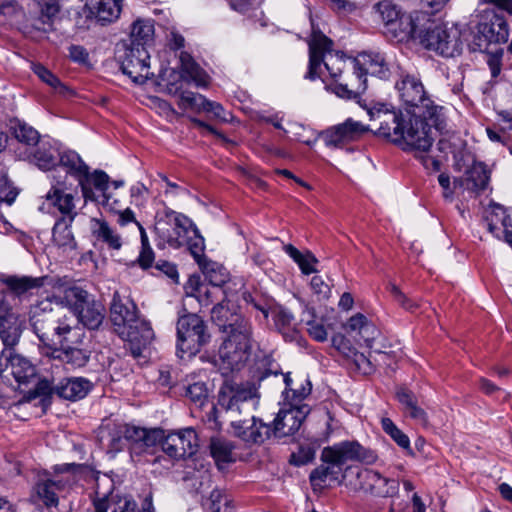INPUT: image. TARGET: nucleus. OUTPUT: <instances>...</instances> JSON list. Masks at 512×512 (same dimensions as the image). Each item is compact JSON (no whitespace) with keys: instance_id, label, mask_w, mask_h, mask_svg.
I'll use <instances>...</instances> for the list:
<instances>
[{"instance_id":"obj_1","label":"nucleus","mask_w":512,"mask_h":512,"mask_svg":"<svg viewBox=\"0 0 512 512\" xmlns=\"http://www.w3.org/2000/svg\"><path fill=\"white\" fill-rule=\"evenodd\" d=\"M442 111H438L437 121L428 111L378 110L369 112L371 130L378 136L389 139L405 151L427 152L435 140V132L444 125Z\"/></svg>"},{"instance_id":"obj_2","label":"nucleus","mask_w":512,"mask_h":512,"mask_svg":"<svg viewBox=\"0 0 512 512\" xmlns=\"http://www.w3.org/2000/svg\"><path fill=\"white\" fill-rule=\"evenodd\" d=\"M211 320L222 334L216 364L223 375L240 370L252 351V322L226 298L212 308Z\"/></svg>"},{"instance_id":"obj_3","label":"nucleus","mask_w":512,"mask_h":512,"mask_svg":"<svg viewBox=\"0 0 512 512\" xmlns=\"http://www.w3.org/2000/svg\"><path fill=\"white\" fill-rule=\"evenodd\" d=\"M258 404L256 390L253 387L239 385L226 380L218 393V406L231 414L250 415V419H233V434L246 444H262L270 436V424L256 418L252 413Z\"/></svg>"},{"instance_id":"obj_4","label":"nucleus","mask_w":512,"mask_h":512,"mask_svg":"<svg viewBox=\"0 0 512 512\" xmlns=\"http://www.w3.org/2000/svg\"><path fill=\"white\" fill-rule=\"evenodd\" d=\"M110 320L115 332L129 342L134 358L140 357L143 350L154 339L150 322L140 316L133 300L127 296H121L118 291L114 292L110 303Z\"/></svg>"},{"instance_id":"obj_5","label":"nucleus","mask_w":512,"mask_h":512,"mask_svg":"<svg viewBox=\"0 0 512 512\" xmlns=\"http://www.w3.org/2000/svg\"><path fill=\"white\" fill-rule=\"evenodd\" d=\"M29 324L39 341L48 349L76 335L72 317L49 298L30 307Z\"/></svg>"},{"instance_id":"obj_6","label":"nucleus","mask_w":512,"mask_h":512,"mask_svg":"<svg viewBox=\"0 0 512 512\" xmlns=\"http://www.w3.org/2000/svg\"><path fill=\"white\" fill-rule=\"evenodd\" d=\"M174 236H169L168 242L172 246H187L206 280L215 289L223 287L229 280L227 269L204 255L205 242L197 226H174Z\"/></svg>"},{"instance_id":"obj_7","label":"nucleus","mask_w":512,"mask_h":512,"mask_svg":"<svg viewBox=\"0 0 512 512\" xmlns=\"http://www.w3.org/2000/svg\"><path fill=\"white\" fill-rule=\"evenodd\" d=\"M374 13L383 25V33L391 41L405 42L417 33L419 23L427 19L426 12L405 14L391 0H383L373 6Z\"/></svg>"},{"instance_id":"obj_8","label":"nucleus","mask_w":512,"mask_h":512,"mask_svg":"<svg viewBox=\"0 0 512 512\" xmlns=\"http://www.w3.org/2000/svg\"><path fill=\"white\" fill-rule=\"evenodd\" d=\"M179 60L183 76L171 71L170 77L173 81L166 84V91L171 95H179L178 106L181 109L203 111L206 106L207 99L201 94H196L191 91H181V86L178 85V80L181 77L187 76L197 87H207L210 82V77L187 52H181Z\"/></svg>"},{"instance_id":"obj_9","label":"nucleus","mask_w":512,"mask_h":512,"mask_svg":"<svg viewBox=\"0 0 512 512\" xmlns=\"http://www.w3.org/2000/svg\"><path fill=\"white\" fill-rule=\"evenodd\" d=\"M412 38L419 39L426 49L445 57L459 55L463 47L461 32L457 27L437 24L430 19L428 13L427 19L419 23L418 31Z\"/></svg>"},{"instance_id":"obj_10","label":"nucleus","mask_w":512,"mask_h":512,"mask_svg":"<svg viewBox=\"0 0 512 512\" xmlns=\"http://www.w3.org/2000/svg\"><path fill=\"white\" fill-rule=\"evenodd\" d=\"M176 353L180 358H191L211 341L206 322L195 313L180 316L176 323Z\"/></svg>"},{"instance_id":"obj_11","label":"nucleus","mask_w":512,"mask_h":512,"mask_svg":"<svg viewBox=\"0 0 512 512\" xmlns=\"http://www.w3.org/2000/svg\"><path fill=\"white\" fill-rule=\"evenodd\" d=\"M332 41L320 31H313L309 41V69L306 78L314 80L320 77L323 63L329 75L336 79L347 67L344 55L331 50Z\"/></svg>"},{"instance_id":"obj_12","label":"nucleus","mask_w":512,"mask_h":512,"mask_svg":"<svg viewBox=\"0 0 512 512\" xmlns=\"http://www.w3.org/2000/svg\"><path fill=\"white\" fill-rule=\"evenodd\" d=\"M163 436L160 428L147 429L130 424L117 425L111 432L110 447L116 451L123 448L124 441L129 445L131 456L152 453Z\"/></svg>"},{"instance_id":"obj_13","label":"nucleus","mask_w":512,"mask_h":512,"mask_svg":"<svg viewBox=\"0 0 512 512\" xmlns=\"http://www.w3.org/2000/svg\"><path fill=\"white\" fill-rule=\"evenodd\" d=\"M64 298L79 323L89 330L99 329L106 312L101 301L79 286L66 290Z\"/></svg>"},{"instance_id":"obj_14","label":"nucleus","mask_w":512,"mask_h":512,"mask_svg":"<svg viewBox=\"0 0 512 512\" xmlns=\"http://www.w3.org/2000/svg\"><path fill=\"white\" fill-rule=\"evenodd\" d=\"M116 57L122 72L135 83L143 84L153 75L149 71L150 55L144 46L123 42L117 45Z\"/></svg>"},{"instance_id":"obj_15","label":"nucleus","mask_w":512,"mask_h":512,"mask_svg":"<svg viewBox=\"0 0 512 512\" xmlns=\"http://www.w3.org/2000/svg\"><path fill=\"white\" fill-rule=\"evenodd\" d=\"M396 89L401 101L406 105L405 111H428L434 122L437 121L438 111H442V107L434 105L420 79L414 75H404L396 83Z\"/></svg>"},{"instance_id":"obj_16","label":"nucleus","mask_w":512,"mask_h":512,"mask_svg":"<svg viewBox=\"0 0 512 512\" xmlns=\"http://www.w3.org/2000/svg\"><path fill=\"white\" fill-rule=\"evenodd\" d=\"M84 336L85 334L76 327V335H72L58 346L50 348L51 358L59 360L73 369L85 367L90 360L91 351L83 347Z\"/></svg>"},{"instance_id":"obj_17","label":"nucleus","mask_w":512,"mask_h":512,"mask_svg":"<svg viewBox=\"0 0 512 512\" xmlns=\"http://www.w3.org/2000/svg\"><path fill=\"white\" fill-rule=\"evenodd\" d=\"M321 459L322 461H334L342 466L348 461L373 464L377 460V454L375 451L363 447L357 441H344L324 448Z\"/></svg>"},{"instance_id":"obj_18","label":"nucleus","mask_w":512,"mask_h":512,"mask_svg":"<svg viewBox=\"0 0 512 512\" xmlns=\"http://www.w3.org/2000/svg\"><path fill=\"white\" fill-rule=\"evenodd\" d=\"M165 454L179 460L193 456L198 448V436L193 428H185L163 436L159 444Z\"/></svg>"},{"instance_id":"obj_19","label":"nucleus","mask_w":512,"mask_h":512,"mask_svg":"<svg viewBox=\"0 0 512 512\" xmlns=\"http://www.w3.org/2000/svg\"><path fill=\"white\" fill-rule=\"evenodd\" d=\"M308 405H291L288 409H281L270 425V436L281 439L296 433L308 415Z\"/></svg>"},{"instance_id":"obj_20","label":"nucleus","mask_w":512,"mask_h":512,"mask_svg":"<svg viewBox=\"0 0 512 512\" xmlns=\"http://www.w3.org/2000/svg\"><path fill=\"white\" fill-rule=\"evenodd\" d=\"M357 480L361 490L377 497L394 496L399 489L397 480L386 478L379 472L368 468L357 472Z\"/></svg>"},{"instance_id":"obj_21","label":"nucleus","mask_w":512,"mask_h":512,"mask_svg":"<svg viewBox=\"0 0 512 512\" xmlns=\"http://www.w3.org/2000/svg\"><path fill=\"white\" fill-rule=\"evenodd\" d=\"M10 374L20 384H25L36 375L35 366L26 357L17 354L13 349H3L0 354V374Z\"/></svg>"},{"instance_id":"obj_22","label":"nucleus","mask_w":512,"mask_h":512,"mask_svg":"<svg viewBox=\"0 0 512 512\" xmlns=\"http://www.w3.org/2000/svg\"><path fill=\"white\" fill-rule=\"evenodd\" d=\"M49 393L69 401H78L87 396L92 390L93 383L84 377H71L60 380L58 383L45 381Z\"/></svg>"},{"instance_id":"obj_23","label":"nucleus","mask_w":512,"mask_h":512,"mask_svg":"<svg viewBox=\"0 0 512 512\" xmlns=\"http://www.w3.org/2000/svg\"><path fill=\"white\" fill-rule=\"evenodd\" d=\"M84 199L106 203L109 200L107 190L109 187V176L102 170H95L90 173L87 170L78 180Z\"/></svg>"},{"instance_id":"obj_24","label":"nucleus","mask_w":512,"mask_h":512,"mask_svg":"<svg viewBox=\"0 0 512 512\" xmlns=\"http://www.w3.org/2000/svg\"><path fill=\"white\" fill-rule=\"evenodd\" d=\"M366 130L360 122L347 119L344 123L327 129L321 136L326 146L337 148L354 140Z\"/></svg>"},{"instance_id":"obj_25","label":"nucleus","mask_w":512,"mask_h":512,"mask_svg":"<svg viewBox=\"0 0 512 512\" xmlns=\"http://www.w3.org/2000/svg\"><path fill=\"white\" fill-rule=\"evenodd\" d=\"M490 173V170L483 162H474L462 177L454 180V188H463L479 193L488 187Z\"/></svg>"},{"instance_id":"obj_26","label":"nucleus","mask_w":512,"mask_h":512,"mask_svg":"<svg viewBox=\"0 0 512 512\" xmlns=\"http://www.w3.org/2000/svg\"><path fill=\"white\" fill-rule=\"evenodd\" d=\"M353 67V73L348 83H335L329 87V89L335 93L338 97L343 99H358L360 94L363 93L366 88L367 78H363V70L357 60L350 61Z\"/></svg>"},{"instance_id":"obj_27","label":"nucleus","mask_w":512,"mask_h":512,"mask_svg":"<svg viewBox=\"0 0 512 512\" xmlns=\"http://www.w3.org/2000/svg\"><path fill=\"white\" fill-rule=\"evenodd\" d=\"M54 178L56 179V184L53 185L47 198L58 208L64 220L73 221L77 214L74 210V196L72 193L67 192L68 188L65 182L58 179L60 176H54Z\"/></svg>"},{"instance_id":"obj_28","label":"nucleus","mask_w":512,"mask_h":512,"mask_svg":"<svg viewBox=\"0 0 512 512\" xmlns=\"http://www.w3.org/2000/svg\"><path fill=\"white\" fill-rule=\"evenodd\" d=\"M283 381L285 383L284 395L285 399L290 401L291 405H298L301 401L306 399L312 391V384L310 379L305 375H296L291 377V373L283 374Z\"/></svg>"},{"instance_id":"obj_29","label":"nucleus","mask_w":512,"mask_h":512,"mask_svg":"<svg viewBox=\"0 0 512 512\" xmlns=\"http://www.w3.org/2000/svg\"><path fill=\"white\" fill-rule=\"evenodd\" d=\"M90 16L102 25L117 19L121 12V0H87Z\"/></svg>"},{"instance_id":"obj_30","label":"nucleus","mask_w":512,"mask_h":512,"mask_svg":"<svg viewBox=\"0 0 512 512\" xmlns=\"http://www.w3.org/2000/svg\"><path fill=\"white\" fill-rule=\"evenodd\" d=\"M22 332L23 323L12 311L0 318V339L4 349H13L19 343Z\"/></svg>"},{"instance_id":"obj_31","label":"nucleus","mask_w":512,"mask_h":512,"mask_svg":"<svg viewBox=\"0 0 512 512\" xmlns=\"http://www.w3.org/2000/svg\"><path fill=\"white\" fill-rule=\"evenodd\" d=\"M396 398L412 419L422 425L428 424L427 413L418 405L417 396L413 391L404 386L398 387Z\"/></svg>"},{"instance_id":"obj_32","label":"nucleus","mask_w":512,"mask_h":512,"mask_svg":"<svg viewBox=\"0 0 512 512\" xmlns=\"http://www.w3.org/2000/svg\"><path fill=\"white\" fill-rule=\"evenodd\" d=\"M480 33H483L485 37L496 46L497 44L504 43L507 41L509 36V30L506 20L493 13L489 21L479 24Z\"/></svg>"},{"instance_id":"obj_33","label":"nucleus","mask_w":512,"mask_h":512,"mask_svg":"<svg viewBox=\"0 0 512 512\" xmlns=\"http://www.w3.org/2000/svg\"><path fill=\"white\" fill-rule=\"evenodd\" d=\"M324 464L314 469L310 474V483L313 490L323 489L327 480L338 481L343 466L334 461H323Z\"/></svg>"},{"instance_id":"obj_34","label":"nucleus","mask_w":512,"mask_h":512,"mask_svg":"<svg viewBox=\"0 0 512 512\" xmlns=\"http://www.w3.org/2000/svg\"><path fill=\"white\" fill-rule=\"evenodd\" d=\"M233 443L222 437H212L210 439V455L214 459L218 469L223 470L228 464L235 461Z\"/></svg>"},{"instance_id":"obj_35","label":"nucleus","mask_w":512,"mask_h":512,"mask_svg":"<svg viewBox=\"0 0 512 512\" xmlns=\"http://www.w3.org/2000/svg\"><path fill=\"white\" fill-rule=\"evenodd\" d=\"M60 489V483L46 479L39 480L33 487L31 498L33 502L41 501L46 507H56L59 499L56 491Z\"/></svg>"},{"instance_id":"obj_36","label":"nucleus","mask_w":512,"mask_h":512,"mask_svg":"<svg viewBox=\"0 0 512 512\" xmlns=\"http://www.w3.org/2000/svg\"><path fill=\"white\" fill-rule=\"evenodd\" d=\"M270 314L277 331L281 333L286 340H293L296 333V324L291 312L282 306H273Z\"/></svg>"},{"instance_id":"obj_37","label":"nucleus","mask_w":512,"mask_h":512,"mask_svg":"<svg viewBox=\"0 0 512 512\" xmlns=\"http://www.w3.org/2000/svg\"><path fill=\"white\" fill-rule=\"evenodd\" d=\"M47 277L32 276H9L4 280L5 285L16 296H22L33 289H39L44 286Z\"/></svg>"},{"instance_id":"obj_38","label":"nucleus","mask_w":512,"mask_h":512,"mask_svg":"<svg viewBox=\"0 0 512 512\" xmlns=\"http://www.w3.org/2000/svg\"><path fill=\"white\" fill-rule=\"evenodd\" d=\"M9 128L12 135L27 146H35L40 140V134L36 129L17 118L10 120Z\"/></svg>"},{"instance_id":"obj_39","label":"nucleus","mask_w":512,"mask_h":512,"mask_svg":"<svg viewBox=\"0 0 512 512\" xmlns=\"http://www.w3.org/2000/svg\"><path fill=\"white\" fill-rule=\"evenodd\" d=\"M154 26L149 20H136L131 27L130 39L128 44L144 46L152 40Z\"/></svg>"},{"instance_id":"obj_40","label":"nucleus","mask_w":512,"mask_h":512,"mask_svg":"<svg viewBox=\"0 0 512 512\" xmlns=\"http://www.w3.org/2000/svg\"><path fill=\"white\" fill-rule=\"evenodd\" d=\"M207 512H235L232 500L225 491L215 488L205 504Z\"/></svg>"},{"instance_id":"obj_41","label":"nucleus","mask_w":512,"mask_h":512,"mask_svg":"<svg viewBox=\"0 0 512 512\" xmlns=\"http://www.w3.org/2000/svg\"><path fill=\"white\" fill-rule=\"evenodd\" d=\"M59 167L65 168L66 173L75 176L77 181L89 170V167L74 151L65 152L60 156Z\"/></svg>"},{"instance_id":"obj_42","label":"nucleus","mask_w":512,"mask_h":512,"mask_svg":"<svg viewBox=\"0 0 512 512\" xmlns=\"http://www.w3.org/2000/svg\"><path fill=\"white\" fill-rule=\"evenodd\" d=\"M383 431L389 435L399 447L411 452L409 437L403 433L390 418H383L381 420Z\"/></svg>"},{"instance_id":"obj_43","label":"nucleus","mask_w":512,"mask_h":512,"mask_svg":"<svg viewBox=\"0 0 512 512\" xmlns=\"http://www.w3.org/2000/svg\"><path fill=\"white\" fill-rule=\"evenodd\" d=\"M185 396L196 406L202 407L208 399V388L204 382H195L185 388Z\"/></svg>"},{"instance_id":"obj_44","label":"nucleus","mask_w":512,"mask_h":512,"mask_svg":"<svg viewBox=\"0 0 512 512\" xmlns=\"http://www.w3.org/2000/svg\"><path fill=\"white\" fill-rule=\"evenodd\" d=\"M31 161L42 170H49L56 165L50 147H47L44 143L33 153Z\"/></svg>"},{"instance_id":"obj_45","label":"nucleus","mask_w":512,"mask_h":512,"mask_svg":"<svg viewBox=\"0 0 512 512\" xmlns=\"http://www.w3.org/2000/svg\"><path fill=\"white\" fill-rule=\"evenodd\" d=\"M53 241L59 247L75 249L76 242L70 226H53L52 229Z\"/></svg>"},{"instance_id":"obj_46","label":"nucleus","mask_w":512,"mask_h":512,"mask_svg":"<svg viewBox=\"0 0 512 512\" xmlns=\"http://www.w3.org/2000/svg\"><path fill=\"white\" fill-rule=\"evenodd\" d=\"M162 206L163 207L161 209H159L155 215V219L158 224L159 223L170 224L172 222L174 224H183L185 222L190 221L186 215H184L182 213H178V212L170 209L169 207H167L165 205V203H162Z\"/></svg>"},{"instance_id":"obj_47","label":"nucleus","mask_w":512,"mask_h":512,"mask_svg":"<svg viewBox=\"0 0 512 512\" xmlns=\"http://www.w3.org/2000/svg\"><path fill=\"white\" fill-rule=\"evenodd\" d=\"M363 70V78H366V74L370 73L371 75H375L380 79H385L389 75V69L384 61V58L380 55H375L374 57H370L369 65L367 68H362Z\"/></svg>"},{"instance_id":"obj_48","label":"nucleus","mask_w":512,"mask_h":512,"mask_svg":"<svg viewBox=\"0 0 512 512\" xmlns=\"http://www.w3.org/2000/svg\"><path fill=\"white\" fill-rule=\"evenodd\" d=\"M94 234L97 240L106 243L110 248L115 250L121 248V238L110 226H99V228L94 231Z\"/></svg>"},{"instance_id":"obj_49","label":"nucleus","mask_w":512,"mask_h":512,"mask_svg":"<svg viewBox=\"0 0 512 512\" xmlns=\"http://www.w3.org/2000/svg\"><path fill=\"white\" fill-rule=\"evenodd\" d=\"M495 46L488 37H485L483 33H480V27L478 26V32L474 35L473 40L469 44L471 51L483 52L487 54H497L500 48H492Z\"/></svg>"},{"instance_id":"obj_50","label":"nucleus","mask_w":512,"mask_h":512,"mask_svg":"<svg viewBox=\"0 0 512 512\" xmlns=\"http://www.w3.org/2000/svg\"><path fill=\"white\" fill-rule=\"evenodd\" d=\"M308 318L303 319L308 327L309 335L318 342H324L327 339V331L322 324L315 321L314 309H307Z\"/></svg>"},{"instance_id":"obj_51","label":"nucleus","mask_w":512,"mask_h":512,"mask_svg":"<svg viewBox=\"0 0 512 512\" xmlns=\"http://www.w3.org/2000/svg\"><path fill=\"white\" fill-rule=\"evenodd\" d=\"M351 353L352 355L348 360L351 361L357 371L364 375H369L374 372L375 366L369 357L357 350Z\"/></svg>"},{"instance_id":"obj_52","label":"nucleus","mask_w":512,"mask_h":512,"mask_svg":"<svg viewBox=\"0 0 512 512\" xmlns=\"http://www.w3.org/2000/svg\"><path fill=\"white\" fill-rule=\"evenodd\" d=\"M488 220L490 224H511L512 209L505 208L499 204L493 205Z\"/></svg>"},{"instance_id":"obj_53","label":"nucleus","mask_w":512,"mask_h":512,"mask_svg":"<svg viewBox=\"0 0 512 512\" xmlns=\"http://www.w3.org/2000/svg\"><path fill=\"white\" fill-rule=\"evenodd\" d=\"M63 0H40L41 16L48 21H53L62 9Z\"/></svg>"},{"instance_id":"obj_54","label":"nucleus","mask_w":512,"mask_h":512,"mask_svg":"<svg viewBox=\"0 0 512 512\" xmlns=\"http://www.w3.org/2000/svg\"><path fill=\"white\" fill-rule=\"evenodd\" d=\"M389 291L394 297V300L405 310L414 312L418 309L419 304L408 298L395 284L389 285Z\"/></svg>"},{"instance_id":"obj_55","label":"nucleus","mask_w":512,"mask_h":512,"mask_svg":"<svg viewBox=\"0 0 512 512\" xmlns=\"http://www.w3.org/2000/svg\"><path fill=\"white\" fill-rule=\"evenodd\" d=\"M379 335V330L376 326L370 322L369 320L365 323V325L360 329V332L357 334V338H354L357 341H363V343L372 348L373 341Z\"/></svg>"},{"instance_id":"obj_56","label":"nucleus","mask_w":512,"mask_h":512,"mask_svg":"<svg viewBox=\"0 0 512 512\" xmlns=\"http://www.w3.org/2000/svg\"><path fill=\"white\" fill-rule=\"evenodd\" d=\"M17 194V191L11 188L6 174L0 173V203L6 202L8 205H11L15 201Z\"/></svg>"},{"instance_id":"obj_57","label":"nucleus","mask_w":512,"mask_h":512,"mask_svg":"<svg viewBox=\"0 0 512 512\" xmlns=\"http://www.w3.org/2000/svg\"><path fill=\"white\" fill-rule=\"evenodd\" d=\"M162 179L167 185L164 194L171 202H176L177 197L187 198L189 196V191L186 188L170 182L166 176H162Z\"/></svg>"},{"instance_id":"obj_58","label":"nucleus","mask_w":512,"mask_h":512,"mask_svg":"<svg viewBox=\"0 0 512 512\" xmlns=\"http://www.w3.org/2000/svg\"><path fill=\"white\" fill-rule=\"evenodd\" d=\"M367 321L368 319L366 316L361 313H357L348 320L344 326V329L353 338H357V334L360 332V329L365 325Z\"/></svg>"},{"instance_id":"obj_59","label":"nucleus","mask_w":512,"mask_h":512,"mask_svg":"<svg viewBox=\"0 0 512 512\" xmlns=\"http://www.w3.org/2000/svg\"><path fill=\"white\" fill-rule=\"evenodd\" d=\"M205 288L201 276L199 274H192L189 276L184 285V290L187 296L194 297L198 295Z\"/></svg>"},{"instance_id":"obj_60","label":"nucleus","mask_w":512,"mask_h":512,"mask_svg":"<svg viewBox=\"0 0 512 512\" xmlns=\"http://www.w3.org/2000/svg\"><path fill=\"white\" fill-rule=\"evenodd\" d=\"M203 111L212 113L215 118L223 122H228L232 118L231 113L225 111L221 104L214 101H210L208 99L206 101V106L204 107Z\"/></svg>"},{"instance_id":"obj_61","label":"nucleus","mask_w":512,"mask_h":512,"mask_svg":"<svg viewBox=\"0 0 512 512\" xmlns=\"http://www.w3.org/2000/svg\"><path fill=\"white\" fill-rule=\"evenodd\" d=\"M33 71L43 82L47 83L51 87L57 88L58 86H61L60 80L46 67L38 64L34 66Z\"/></svg>"},{"instance_id":"obj_62","label":"nucleus","mask_w":512,"mask_h":512,"mask_svg":"<svg viewBox=\"0 0 512 512\" xmlns=\"http://www.w3.org/2000/svg\"><path fill=\"white\" fill-rule=\"evenodd\" d=\"M487 230L491 233L496 239L503 240L508 243L511 247L512 245V226H487Z\"/></svg>"},{"instance_id":"obj_63","label":"nucleus","mask_w":512,"mask_h":512,"mask_svg":"<svg viewBox=\"0 0 512 512\" xmlns=\"http://www.w3.org/2000/svg\"><path fill=\"white\" fill-rule=\"evenodd\" d=\"M333 345L348 359L356 349L353 348L350 342L342 335H337L332 338Z\"/></svg>"},{"instance_id":"obj_64","label":"nucleus","mask_w":512,"mask_h":512,"mask_svg":"<svg viewBox=\"0 0 512 512\" xmlns=\"http://www.w3.org/2000/svg\"><path fill=\"white\" fill-rule=\"evenodd\" d=\"M152 504L148 503L147 508L139 509L134 500H125L122 505H118L113 512H153L151 511Z\"/></svg>"}]
</instances>
